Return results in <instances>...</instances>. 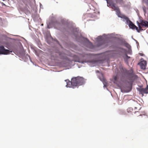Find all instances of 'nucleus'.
Masks as SVG:
<instances>
[{
	"instance_id": "f257e3e1",
	"label": "nucleus",
	"mask_w": 148,
	"mask_h": 148,
	"mask_svg": "<svg viewBox=\"0 0 148 148\" xmlns=\"http://www.w3.org/2000/svg\"><path fill=\"white\" fill-rule=\"evenodd\" d=\"M70 30H71V34L73 36L76 41L79 42V44L82 47L85 46L88 48L93 49L94 46L92 43L86 38L83 37L79 32L78 28L71 27Z\"/></svg>"
},
{
	"instance_id": "f03ea898",
	"label": "nucleus",
	"mask_w": 148,
	"mask_h": 148,
	"mask_svg": "<svg viewBox=\"0 0 148 148\" xmlns=\"http://www.w3.org/2000/svg\"><path fill=\"white\" fill-rule=\"evenodd\" d=\"M119 34H115L114 33L108 34L107 35L104 34L102 36H99L95 38L96 40V45L97 47H99L105 44L106 43L105 40L107 38L119 39V38L117 37H119Z\"/></svg>"
},
{
	"instance_id": "7ed1b4c3",
	"label": "nucleus",
	"mask_w": 148,
	"mask_h": 148,
	"mask_svg": "<svg viewBox=\"0 0 148 148\" xmlns=\"http://www.w3.org/2000/svg\"><path fill=\"white\" fill-rule=\"evenodd\" d=\"M66 82V87L67 88H75L77 86H81L84 84L85 81L82 77L78 76L73 77L71 79V82L68 79L65 80Z\"/></svg>"
},
{
	"instance_id": "20e7f679",
	"label": "nucleus",
	"mask_w": 148,
	"mask_h": 148,
	"mask_svg": "<svg viewBox=\"0 0 148 148\" xmlns=\"http://www.w3.org/2000/svg\"><path fill=\"white\" fill-rule=\"evenodd\" d=\"M121 81L125 84L128 83L130 85L129 86L124 85H121L120 87V88L122 93H128L131 91L133 84L132 81H129L123 78L122 77L121 78Z\"/></svg>"
},
{
	"instance_id": "39448f33",
	"label": "nucleus",
	"mask_w": 148,
	"mask_h": 148,
	"mask_svg": "<svg viewBox=\"0 0 148 148\" xmlns=\"http://www.w3.org/2000/svg\"><path fill=\"white\" fill-rule=\"evenodd\" d=\"M73 58L72 60H70L71 61L77 62L82 64L87 63L90 67L95 66L97 65V62L96 61L94 60H82L80 58L79 56L75 55H74Z\"/></svg>"
},
{
	"instance_id": "423d86ee",
	"label": "nucleus",
	"mask_w": 148,
	"mask_h": 148,
	"mask_svg": "<svg viewBox=\"0 0 148 148\" xmlns=\"http://www.w3.org/2000/svg\"><path fill=\"white\" fill-rule=\"evenodd\" d=\"M47 27L50 29L53 27L56 29H58V28L60 27L61 25L60 23L57 20H56V18L52 14V16L51 17V20L50 21H48L47 22Z\"/></svg>"
},
{
	"instance_id": "0eeeda50",
	"label": "nucleus",
	"mask_w": 148,
	"mask_h": 148,
	"mask_svg": "<svg viewBox=\"0 0 148 148\" xmlns=\"http://www.w3.org/2000/svg\"><path fill=\"white\" fill-rule=\"evenodd\" d=\"M115 5L116 4L113 3V2L112 3H110L109 6H110L111 8L112 9L115 11L116 14L119 17H120L125 19L127 16L121 14L120 10L119 7L116 6Z\"/></svg>"
},
{
	"instance_id": "6e6552de",
	"label": "nucleus",
	"mask_w": 148,
	"mask_h": 148,
	"mask_svg": "<svg viewBox=\"0 0 148 148\" xmlns=\"http://www.w3.org/2000/svg\"><path fill=\"white\" fill-rule=\"evenodd\" d=\"M96 72L97 73H99L97 75V76L100 80L102 82L103 84V87L104 88H106V89L108 90V88L106 87L107 84V81L105 79L102 73H100L99 71H97Z\"/></svg>"
},
{
	"instance_id": "1a4fd4ad",
	"label": "nucleus",
	"mask_w": 148,
	"mask_h": 148,
	"mask_svg": "<svg viewBox=\"0 0 148 148\" xmlns=\"http://www.w3.org/2000/svg\"><path fill=\"white\" fill-rule=\"evenodd\" d=\"M123 20V21H126L125 23L128 25L130 28L132 29H134L136 27L132 21H131L129 19V18L127 17L126 18Z\"/></svg>"
},
{
	"instance_id": "9d476101",
	"label": "nucleus",
	"mask_w": 148,
	"mask_h": 148,
	"mask_svg": "<svg viewBox=\"0 0 148 148\" xmlns=\"http://www.w3.org/2000/svg\"><path fill=\"white\" fill-rule=\"evenodd\" d=\"M126 75H127L128 79L129 80H130L132 78H136L137 77V76L135 75L132 69L127 70Z\"/></svg>"
},
{
	"instance_id": "9b49d317",
	"label": "nucleus",
	"mask_w": 148,
	"mask_h": 148,
	"mask_svg": "<svg viewBox=\"0 0 148 148\" xmlns=\"http://www.w3.org/2000/svg\"><path fill=\"white\" fill-rule=\"evenodd\" d=\"M12 52V50L5 49L3 46H0V54L7 55Z\"/></svg>"
},
{
	"instance_id": "f8f14e48",
	"label": "nucleus",
	"mask_w": 148,
	"mask_h": 148,
	"mask_svg": "<svg viewBox=\"0 0 148 148\" xmlns=\"http://www.w3.org/2000/svg\"><path fill=\"white\" fill-rule=\"evenodd\" d=\"M138 64L140 66L141 69L145 70L147 66V62L142 58L141 60V61L138 63Z\"/></svg>"
},
{
	"instance_id": "ddd939ff",
	"label": "nucleus",
	"mask_w": 148,
	"mask_h": 148,
	"mask_svg": "<svg viewBox=\"0 0 148 148\" xmlns=\"http://www.w3.org/2000/svg\"><path fill=\"white\" fill-rule=\"evenodd\" d=\"M18 10L21 14L24 12L26 15H28L30 14L29 11L27 9H24L22 7L19 6L18 8Z\"/></svg>"
},
{
	"instance_id": "4468645a",
	"label": "nucleus",
	"mask_w": 148,
	"mask_h": 148,
	"mask_svg": "<svg viewBox=\"0 0 148 148\" xmlns=\"http://www.w3.org/2000/svg\"><path fill=\"white\" fill-rule=\"evenodd\" d=\"M43 33L46 39H47L50 37L52 38V37L49 31L47 29H46V30L43 31Z\"/></svg>"
},
{
	"instance_id": "2eb2a0df",
	"label": "nucleus",
	"mask_w": 148,
	"mask_h": 148,
	"mask_svg": "<svg viewBox=\"0 0 148 148\" xmlns=\"http://www.w3.org/2000/svg\"><path fill=\"white\" fill-rule=\"evenodd\" d=\"M120 70L121 71L120 79H121V78L122 77L123 78L125 79L124 75H126L127 70L123 68H120Z\"/></svg>"
},
{
	"instance_id": "dca6fc26",
	"label": "nucleus",
	"mask_w": 148,
	"mask_h": 148,
	"mask_svg": "<svg viewBox=\"0 0 148 148\" xmlns=\"http://www.w3.org/2000/svg\"><path fill=\"white\" fill-rule=\"evenodd\" d=\"M148 90V85H147L146 87L145 88H138V91L141 94L143 93L145 94H148V92L147 91Z\"/></svg>"
},
{
	"instance_id": "f3484780",
	"label": "nucleus",
	"mask_w": 148,
	"mask_h": 148,
	"mask_svg": "<svg viewBox=\"0 0 148 148\" xmlns=\"http://www.w3.org/2000/svg\"><path fill=\"white\" fill-rule=\"evenodd\" d=\"M60 58L63 60H67L68 58L66 57V54L63 52H59L58 53Z\"/></svg>"
},
{
	"instance_id": "a211bd4d",
	"label": "nucleus",
	"mask_w": 148,
	"mask_h": 148,
	"mask_svg": "<svg viewBox=\"0 0 148 148\" xmlns=\"http://www.w3.org/2000/svg\"><path fill=\"white\" fill-rule=\"evenodd\" d=\"M141 25L142 26H144L145 27H148V22L147 21L140 20V21Z\"/></svg>"
},
{
	"instance_id": "6ab92c4d",
	"label": "nucleus",
	"mask_w": 148,
	"mask_h": 148,
	"mask_svg": "<svg viewBox=\"0 0 148 148\" xmlns=\"http://www.w3.org/2000/svg\"><path fill=\"white\" fill-rule=\"evenodd\" d=\"M113 79H114V83H118L119 82V78L117 76V75H116V76H114Z\"/></svg>"
},
{
	"instance_id": "aec40b11",
	"label": "nucleus",
	"mask_w": 148,
	"mask_h": 148,
	"mask_svg": "<svg viewBox=\"0 0 148 148\" xmlns=\"http://www.w3.org/2000/svg\"><path fill=\"white\" fill-rule=\"evenodd\" d=\"M117 40H119V43L120 45H123L126 42L125 40L122 39H120L119 38V39Z\"/></svg>"
},
{
	"instance_id": "412c9836",
	"label": "nucleus",
	"mask_w": 148,
	"mask_h": 148,
	"mask_svg": "<svg viewBox=\"0 0 148 148\" xmlns=\"http://www.w3.org/2000/svg\"><path fill=\"white\" fill-rule=\"evenodd\" d=\"M123 46L127 47L129 50H130L131 49V46L127 43L125 42Z\"/></svg>"
},
{
	"instance_id": "4be33fe9",
	"label": "nucleus",
	"mask_w": 148,
	"mask_h": 148,
	"mask_svg": "<svg viewBox=\"0 0 148 148\" xmlns=\"http://www.w3.org/2000/svg\"><path fill=\"white\" fill-rule=\"evenodd\" d=\"M137 25H138V27L139 30L140 31L143 30V29L141 27H140V25L139 24V23L138 21L137 22Z\"/></svg>"
},
{
	"instance_id": "5701e85b",
	"label": "nucleus",
	"mask_w": 148,
	"mask_h": 148,
	"mask_svg": "<svg viewBox=\"0 0 148 148\" xmlns=\"http://www.w3.org/2000/svg\"><path fill=\"white\" fill-rule=\"evenodd\" d=\"M132 110V108H130L127 109V111L129 113L130 112H131V110Z\"/></svg>"
},
{
	"instance_id": "b1692460",
	"label": "nucleus",
	"mask_w": 148,
	"mask_h": 148,
	"mask_svg": "<svg viewBox=\"0 0 148 148\" xmlns=\"http://www.w3.org/2000/svg\"><path fill=\"white\" fill-rule=\"evenodd\" d=\"M116 3H121L122 2V0H115Z\"/></svg>"
},
{
	"instance_id": "393cba45",
	"label": "nucleus",
	"mask_w": 148,
	"mask_h": 148,
	"mask_svg": "<svg viewBox=\"0 0 148 148\" xmlns=\"http://www.w3.org/2000/svg\"><path fill=\"white\" fill-rule=\"evenodd\" d=\"M125 56L126 57V58H125L126 60H127L128 59L130 58V57L128 56L127 55V54H125Z\"/></svg>"
},
{
	"instance_id": "a878e982",
	"label": "nucleus",
	"mask_w": 148,
	"mask_h": 148,
	"mask_svg": "<svg viewBox=\"0 0 148 148\" xmlns=\"http://www.w3.org/2000/svg\"><path fill=\"white\" fill-rule=\"evenodd\" d=\"M135 29H136V30L139 33L140 32V30H139V29H138V28L137 27H136Z\"/></svg>"
},
{
	"instance_id": "bb28decb",
	"label": "nucleus",
	"mask_w": 148,
	"mask_h": 148,
	"mask_svg": "<svg viewBox=\"0 0 148 148\" xmlns=\"http://www.w3.org/2000/svg\"><path fill=\"white\" fill-rule=\"evenodd\" d=\"M143 10L145 14L146 13V8L145 7H143Z\"/></svg>"
},
{
	"instance_id": "cd10ccee",
	"label": "nucleus",
	"mask_w": 148,
	"mask_h": 148,
	"mask_svg": "<svg viewBox=\"0 0 148 148\" xmlns=\"http://www.w3.org/2000/svg\"><path fill=\"white\" fill-rule=\"evenodd\" d=\"M55 41H56V42L58 45H60L59 42V41L56 39L55 40Z\"/></svg>"
},
{
	"instance_id": "c85d7f7f",
	"label": "nucleus",
	"mask_w": 148,
	"mask_h": 148,
	"mask_svg": "<svg viewBox=\"0 0 148 148\" xmlns=\"http://www.w3.org/2000/svg\"><path fill=\"white\" fill-rule=\"evenodd\" d=\"M28 56L29 57V58L30 60V61L31 62H32V63H33V62L32 61V60H31V59L30 58V56Z\"/></svg>"
},
{
	"instance_id": "c756f323",
	"label": "nucleus",
	"mask_w": 148,
	"mask_h": 148,
	"mask_svg": "<svg viewBox=\"0 0 148 148\" xmlns=\"http://www.w3.org/2000/svg\"><path fill=\"white\" fill-rule=\"evenodd\" d=\"M40 7L41 8H43V6L40 3Z\"/></svg>"
},
{
	"instance_id": "7c9ffc66",
	"label": "nucleus",
	"mask_w": 148,
	"mask_h": 148,
	"mask_svg": "<svg viewBox=\"0 0 148 148\" xmlns=\"http://www.w3.org/2000/svg\"><path fill=\"white\" fill-rule=\"evenodd\" d=\"M132 38L133 39V40H134L135 41V42H136V43H137V41L135 39H134V38H133L132 36Z\"/></svg>"
},
{
	"instance_id": "2f4dec72",
	"label": "nucleus",
	"mask_w": 148,
	"mask_h": 148,
	"mask_svg": "<svg viewBox=\"0 0 148 148\" xmlns=\"http://www.w3.org/2000/svg\"><path fill=\"white\" fill-rule=\"evenodd\" d=\"M136 43L137 44V48H138V46H139V43L138 42V41H137V42Z\"/></svg>"
},
{
	"instance_id": "473e14b6",
	"label": "nucleus",
	"mask_w": 148,
	"mask_h": 148,
	"mask_svg": "<svg viewBox=\"0 0 148 148\" xmlns=\"http://www.w3.org/2000/svg\"><path fill=\"white\" fill-rule=\"evenodd\" d=\"M135 108V109H136V108H136V107H135V108Z\"/></svg>"
},
{
	"instance_id": "72a5a7b5",
	"label": "nucleus",
	"mask_w": 148,
	"mask_h": 148,
	"mask_svg": "<svg viewBox=\"0 0 148 148\" xmlns=\"http://www.w3.org/2000/svg\"><path fill=\"white\" fill-rule=\"evenodd\" d=\"M138 112V111H137V112H135V113H136V112Z\"/></svg>"
},
{
	"instance_id": "f704fd0d",
	"label": "nucleus",
	"mask_w": 148,
	"mask_h": 148,
	"mask_svg": "<svg viewBox=\"0 0 148 148\" xmlns=\"http://www.w3.org/2000/svg\"><path fill=\"white\" fill-rule=\"evenodd\" d=\"M139 116H142V114H141Z\"/></svg>"
},
{
	"instance_id": "c9c22d12",
	"label": "nucleus",
	"mask_w": 148,
	"mask_h": 148,
	"mask_svg": "<svg viewBox=\"0 0 148 148\" xmlns=\"http://www.w3.org/2000/svg\"><path fill=\"white\" fill-rule=\"evenodd\" d=\"M34 3H35V0H34Z\"/></svg>"
},
{
	"instance_id": "e433bc0d",
	"label": "nucleus",
	"mask_w": 148,
	"mask_h": 148,
	"mask_svg": "<svg viewBox=\"0 0 148 148\" xmlns=\"http://www.w3.org/2000/svg\"><path fill=\"white\" fill-rule=\"evenodd\" d=\"M43 25V24H41V25H42V26Z\"/></svg>"
},
{
	"instance_id": "4c0bfd02",
	"label": "nucleus",
	"mask_w": 148,
	"mask_h": 148,
	"mask_svg": "<svg viewBox=\"0 0 148 148\" xmlns=\"http://www.w3.org/2000/svg\"><path fill=\"white\" fill-rule=\"evenodd\" d=\"M140 109H141V108H140V109L139 110H140Z\"/></svg>"
},
{
	"instance_id": "58836bf2",
	"label": "nucleus",
	"mask_w": 148,
	"mask_h": 148,
	"mask_svg": "<svg viewBox=\"0 0 148 148\" xmlns=\"http://www.w3.org/2000/svg\"><path fill=\"white\" fill-rule=\"evenodd\" d=\"M140 109H141V108H140V109L139 110H140Z\"/></svg>"
}]
</instances>
